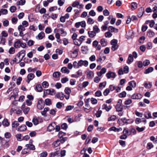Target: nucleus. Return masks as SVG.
<instances>
[{
	"label": "nucleus",
	"instance_id": "obj_1",
	"mask_svg": "<svg viewBox=\"0 0 157 157\" xmlns=\"http://www.w3.org/2000/svg\"><path fill=\"white\" fill-rule=\"evenodd\" d=\"M25 54V51L22 50L19 52L16 56L15 58L13 60V63H18L22 60Z\"/></svg>",
	"mask_w": 157,
	"mask_h": 157
},
{
	"label": "nucleus",
	"instance_id": "obj_2",
	"mask_svg": "<svg viewBox=\"0 0 157 157\" xmlns=\"http://www.w3.org/2000/svg\"><path fill=\"white\" fill-rule=\"evenodd\" d=\"M13 46L16 48H19L20 47L25 48L26 47V44L25 43H23L19 40H17L13 44Z\"/></svg>",
	"mask_w": 157,
	"mask_h": 157
},
{
	"label": "nucleus",
	"instance_id": "obj_3",
	"mask_svg": "<svg viewBox=\"0 0 157 157\" xmlns=\"http://www.w3.org/2000/svg\"><path fill=\"white\" fill-rule=\"evenodd\" d=\"M111 44L112 45L111 47V49L115 51L116 50L118 47V45L117 44V40L116 39H113L111 40Z\"/></svg>",
	"mask_w": 157,
	"mask_h": 157
},
{
	"label": "nucleus",
	"instance_id": "obj_4",
	"mask_svg": "<svg viewBox=\"0 0 157 157\" xmlns=\"http://www.w3.org/2000/svg\"><path fill=\"white\" fill-rule=\"evenodd\" d=\"M86 77L88 79H92L94 76V74L93 71L88 70L86 71Z\"/></svg>",
	"mask_w": 157,
	"mask_h": 157
},
{
	"label": "nucleus",
	"instance_id": "obj_5",
	"mask_svg": "<svg viewBox=\"0 0 157 157\" xmlns=\"http://www.w3.org/2000/svg\"><path fill=\"white\" fill-rule=\"evenodd\" d=\"M122 100H119L117 103L116 106V109L117 111H122L123 109V107L121 106Z\"/></svg>",
	"mask_w": 157,
	"mask_h": 157
},
{
	"label": "nucleus",
	"instance_id": "obj_6",
	"mask_svg": "<svg viewBox=\"0 0 157 157\" xmlns=\"http://www.w3.org/2000/svg\"><path fill=\"white\" fill-rule=\"evenodd\" d=\"M60 148H57L56 149V151L54 152H52L49 154L50 157H55L58 156L60 152Z\"/></svg>",
	"mask_w": 157,
	"mask_h": 157
},
{
	"label": "nucleus",
	"instance_id": "obj_7",
	"mask_svg": "<svg viewBox=\"0 0 157 157\" xmlns=\"http://www.w3.org/2000/svg\"><path fill=\"white\" fill-rule=\"evenodd\" d=\"M78 47L77 46H74L73 47V51L72 52V54L73 55L71 56L72 58H75L78 56Z\"/></svg>",
	"mask_w": 157,
	"mask_h": 157
},
{
	"label": "nucleus",
	"instance_id": "obj_8",
	"mask_svg": "<svg viewBox=\"0 0 157 157\" xmlns=\"http://www.w3.org/2000/svg\"><path fill=\"white\" fill-rule=\"evenodd\" d=\"M44 106V103L43 100L42 99H40L38 102L37 105V108L40 110H41L43 108Z\"/></svg>",
	"mask_w": 157,
	"mask_h": 157
},
{
	"label": "nucleus",
	"instance_id": "obj_9",
	"mask_svg": "<svg viewBox=\"0 0 157 157\" xmlns=\"http://www.w3.org/2000/svg\"><path fill=\"white\" fill-rule=\"evenodd\" d=\"M56 126V124L55 122L50 123L47 127V130L49 132H51L53 131Z\"/></svg>",
	"mask_w": 157,
	"mask_h": 157
},
{
	"label": "nucleus",
	"instance_id": "obj_10",
	"mask_svg": "<svg viewBox=\"0 0 157 157\" xmlns=\"http://www.w3.org/2000/svg\"><path fill=\"white\" fill-rule=\"evenodd\" d=\"M72 6L74 7H77L78 9H82L83 8V5L82 4H80L79 2L76 1L73 2Z\"/></svg>",
	"mask_w": 157,
	"mask_h": 157
},
{
	"label": "nucleus",
	"instance_id": "obj_11",
	"mask_svg": "<svg viewBox=\"0 0 157 157\" xmlns=\"http://www.w3.org/2000/svg\"><path fill=\"white\" fill-rule=\"evenodd\" d=\"M106 76L109 79L110 78H115L116 75L115 73L111 71H109L106 74Z\"/></svg>",
	"mask_w": 157,
	"mask_h": 157
},
{
	"label": "nucleus",
	"instance_id": "obj_12",
	"mask_svg": "<svg viewBox=\"0 0 157 157\" xmlns=\"http://www.w3.org/2000/svg\"><path fill=\"white\" fill-rule=\"evenodd\" d=\"M55 93V90L53 89H47L44 92V95L46 94L53 95Z\"/></svg>",
	"mask_w": 157,
	"mask_h": 157
},
{
	"label": "nucleus",
	"instance_id": "obj_13",
	"mask_svg": "<svg viewBox=\"0 0 157 157\" xmlns=\"http://www.w3.org/2000/svg\"><path fill=\"white\" fill-rule=\"evenodd\" d=\"M142 95L140 93H135L131 96V98L133 99H139L142 98Z\"/></svg>",
	"mask_w": 157,
	"mask_h": 157
},
{
	"label": "nucleus",
	"instance_id": "obj_14",
	"mask_svg": "<svg viewBox=\"0 0 157 157\" xmlns=\"http://www.w3.org/2000/svg\"><path fill=\"white\" fill-rule=\"evenodd\" d=\"M35 75L34 74L30 73L27 76V79L26 81L28 83H29L30 81L32 80L34 78Z\"/></svg>",
	"mask_w": 157,
	"mask_h": 157
},
{
	"label": "nucleus",
	"instance_id": "obj_15",
	"mask_svg": "<svg viewBox=\"0 0 157 157\" xmlns=\"http://www.w3.org/2000/svg\"><path fill=\"white\" fill-rule=\"evenodd\" d=\"M79 65L80 66V67H81L82 66L86 67L88 66V62L87 60H80L79 61Z\"/></svg>",
	"mask_w": 157,
	"mask_h": 157
},
{
	"label": "nucleus",
	"instance_id": "obj_16",
	"mask_svg": "<svg viewBox=\"0 0 157 157\" xmlns=\"http://www.w3.org/2000/svg\"><path fill=\"white\" fill-rule=\"evenodd\" d=\"M106 71V69L105 68H103L101 71L97 72V74L99 77H101L102 75L105 73Z\"/></svg>",
	"mask_w": 157,
	"mask_h": 157
},
{
	"label": "nucleus",
	"instance_id": "obj_17",
	"mask_svg": "<svg viewBox=\"0 0 157 157\" xmlns=\"http://www.w3.org/2000/svg\"><path fill=\"white\" fill-rule=\"evenodd\" d=\"M55 97L60 100H63L64 98V94L62 93H57L56 94Z\"/></svg>",
	"mask_w": 157,
	"mask_h": 157
},
{
	"label": "nucleus",
	"instance_id": "obj_18",
	"mask_svg": "<svg viewBox=\"0 0 157 157\" xmlns=\"http://www.w3.org/2000/svg\"><path fill=\"white\" fill-rule=\"evenodd\" d=\"M112 108V106L110 105L108 106L106 104H104L102 106V109H105L107 111H109Z\"/></svg>",
	"mask_w": 157,
	"mask_h": 157
},
{
	"label": "nucleus",
	"instance_id": "obj_19",
	"mask_svg": "<svg viewBox=\"0 0 157 157\" xmlns=\"http://www.w3.org/2000/svg\"><path fill=\"white\" fill-rule=\"evenodd\" d=\"M133 61V58L132 55L131 54H130L128 56V59L127 60V63L128 64H130Z\"/></svg>",
	"mask_w": 157,
	"mask_h": 157
},
{
	"label": "nucleus",
	"instance_id": "obj_20",
	"mask_svg": "<svg viewBox=\"0 0 157 157\" xmlns=\"http://www.w3.org/2000/svg\"><path fill=\"white\" fill-rule=\"evenodd\" d=\"M144 12V9L143 8L141 7L139 10V12L138 14V17H141L143 15Z\"/></svg>",
	"mask_w": 157,
	"mask_h": 157
},
{
	"label": "nucleus",
	"instance_id": "obj_21",
	"mask_svg": "<svg viewBox=\"0 0 157 157\" xmlns=\"http://www.w3.org/2000/svg\"><path fill=\"white\" fill-rule=\"evenodd\" d=\"M57 32H59L62 36H65L67 35V32L63 29H57Z\"/></svg>",
	"mask_w": 157,
	"mask_h": 157
},
{
	"label": "nucleus",
	"instance_id": "obj_22",
	"mask_svg": "<svg viewBox=\"0 0 157 157\" xmlns=\"http://www.w3.org/2000/svg\"><path fill=\"white\" fill-rule=\"evenodd\" d=\"M109 130L110 131H113L115 132H118L120 131H121L122 130V129L121 128H117L115 127H112L110 128H109Z\"/></svg>",
	"mask_w": 157,
	"mask_h": 157
},
{
	"label": "nucleus",
	"instance_id": "obj_23",
	"mask_svg": "<svg viewBox=\"0 0 157 157\" xmlns=\"http://www.w3.org/2000/svg\"><path fill=\"white\" fill-rule=\"evenodd\" d=\"M45 36V34L44 32H41L40 33L38 36H36V38H38L39 40L42 39Z\"/></svg>",
	"mask_w": 157,
	"mask_h": 157
},
{
	"label": "nucleus",
	"instance_id": "obj_24",
	"mask_svg": "<svg viewBox=\"0 0 157 157\" xmlns=\"http://www.w3.org/2000/svg\"><path fill=\"white\" fill-rule=\"evenodd\" d=\"M147 36L149 37H152L155 35V33L152 31L151 30H149L147 31Z\"/></svg>",
	"mask_w": 157,
	"mask_h": 157
},
{
	"label": "nucleus",
	"instance_id": "obj_25",
	"mask_svg": "<svg viewBox=\"0 0 157 157\" xmlns=\"http://www.w3.org/2000/svg\"><path fill=\"white\" fill-rule=\"evenodd\" d=\"M26 126L25 125H22L21 126L19 127L17 130L18 131H23L26 130Z\"/></svg>",
	"mask_w": 157,
	"mask_h": 157
},
{
	"label": "nucleus",
	"instance_id": "obj_26",
	"mask_svg": "<svg viewBox=\"0 0 157 157\" xmlns=\"http://www.w3.org/2000/svg\"><path fill=\"white\" fill-rule=\"evenodd\" d=\"M25 146L28 149H29L30 150H34L35 149V146L33 144H27Z\"/></svg>",
	"mask_w": 157,
	"mask_h": 157
},
{
	"label": "nucleus",
	"instance_id": "obj_27",
	"mask_svg": "<svg viewBox=\"0 0 157 157\" xmlns=\"http://www.w3.org/2000/svg\"><path fill=\"white\" fill-rule=\"evenodd\" d=\"M108 30L109 31L111 32H117L118 31V29H117L112 26H109L108 28Z\"/></svg>",
	"mask_w": 157,
	"mask_h": 157
},
{
	"label": "nucleus",
	"instance_id": "obj_28",
	"mask_svg": "<svg viewBox=\"0 0 157 157\" xmlns=\"http://www.w3.org/2000/svg\"><path fill=\"white\" fill-rule=\"evenodd\" d=\"M100 42L103 47L107 45V41L105 39L103 38L101 39Z\"/></svg>",
	"mask_w": 157,
	"mask_h": 157
},
{
	"label": "nucleus",
	"instance_id": "obj_29",
	"mask_svg": "<svg viewBox=\"0 0 157 157\" xmlns=\"http://www.w3.org/2000/svg\"><path fill=\"white\" fill-rule=\"evenodd\" d=\"M153 68L152 67H150L145 70L144 72L145 74H148L152 72L153 70Z\"/></svg>",
	"mask_w": 157,
	"mask_h": 157
},
{
	"label": "nucleus",
	"instance_id": "obj_30",
	"mask_svg": "<svg viewBox=\"0 0 157 157\" xmlns=\"http://www.w3.org/2000/svg\"><path fill=\"white\" fill-rule=\"evenodd\" d=\"M88 33L89 37L90 38H93L96 35L95 33L93 31H88Z\"/></svg>",
	"mask_w": 157,
	"mask_h": 157
},
{
	"label": "nucleus",
	"instance_id": "obj_31",
	"mask_svg": "<svg viewBox=\"0 0 157 157\" xmlns=\"http://www.w3.org/2000/svg\"><path fill=\"white\" fill-rule=\"evenodd\" d=\"M2 124L5 127H7L9 125L10 123L8 122L7 119H5L2 122Z\"/></svg>",
	"mask_w": 157,
	"mask_h": 157
},
{
	"label": "nucleus",
	"instance_id": "obj_32",
	"mask_svg": "<svg viewBox=\"0 0 157 157\" xmlns=\"http://www.w3.org/2000/svg\"><path fill=\"white\" fill-rule=\"evenodd\" d=\"M61 71L63 73H69L70 71L66 67H63L61 69Z\"/></svg>",
	"mask_w": 157,
	"mask_h": 157
},
{
	"label": "nucleus",
	"instance_id": "obj_33",
	"mask_svg": "<svg viewBox=\"0 0 157 157\" xmlns=\"http://www.w3.org/2000/svg\"><path fill=\"white\" fill-rule=\"evenodd\" d=\"M93 32H94L95 33H98L99 32L100 30L98 27L97 25H94L93 27Z\"/></svg>",
	"mask_w": 157,
	"mask_h": 157
},
{
	"label": "nucleus",
	"instance_id": "obj_34",
	"mask_svg": "<svg viewBox=\"0 0 157 157\" xmlns=\"http://www.w3.org/2000/svg\"><path fill=\"white\" fill-rule=\"evenodd\" d=\"M144 116L147 119L150 118L152 117L151 113L149 112H145L144 113Z\"/></svg>",
	"mask_w": 157,
	"mask_h": 157
},
{
	"label": "nucleus",
	"instance_id": "obj_35",
	"mask_svg": "<svg viewBox=\"0 0 157 157\" xmlns=\"http://www.w3.org/2000/svg\"><path fill=\"white\" fill-rule=\"evenodd\" d=\"M36 90L39 92L42 91L43 89L40 84H37L36 86Z\"/></svg>",
	"mask_w": 157,
	"mask_h": 157
},
{
	"label": "nucleus",
	"instance_id": "obj_36",
	"mask_svg": "<svg viewBox=\"0 0 157 157\" xmlns=\"http://www.w3.org/2000/svg\"><path fill=\"white\" fill-rule=\"evenodd\" d=\"M49 110V108L48 107L45 108L44 109V110L42 111L41 113V114L42 115L44 116H46V113L47 111H48Z\"/></svg>",
	"mask_w": 157,
	"mask_h": 157
},
{
	"label": "nucleus",
	"instance_id": "obj_37",
	"mask_svg": "<svg viewBox=\"0 0 157 157\" xmlns=\"http://www.w3.org/2000/svg\"><path fill=\"white\" fill-rule=\"evenodd\" d=\"M121 120L124 123L127 124L130 123L128 122V121H130L131 122H133L132 121L131 119H126L125 118H122Z\"/></svg>",
	"mask_w": 157,
	"mask_h": 157
},
{
	"label": "nucleus",
	"instance_id": "obj_38",
	"mask_svg": "<svg viewBox=\"0 0 157 157\" xmlns=\"http://www.w3.org/2000/svg\"><path fill=\"white\" fill-rule=\"evenodd\" d=\"M137 4L135 2H132L131 4V9L132 10L136 9L137 7Z\"/></svg>",
	"mask_w": 157,
	"mask_h": 157
},
{
	"label": "nucleus",
	"instance_id": "obj_39",
	"mask_svg": "<svg viewBox=\"0 0 157 157\" xmlns=\"http://www.w3.org/2000/svg\"><path fill=\"white\" fill-rule=\"evenodd\" d=\"M128 84L130 86L134 88L136 85V83L134 81H132L128 83Z\"/></svg>",
	"mask_w": 157,
	"mask_h": 157
},
{
	"label": "nucleus",
	"instance_id": "obj_40",
	"mask_svg": "<svg viewBox=\"0 0 157 157\" xmlns=\"http://www.w3.org/2000/svg\"><path fill=\"white\" fill-rule=\"evenodd\" d=\"M74 106L73 105H68L67 106L66 109L65 110V111H67L71 110L72 109H74Z\"/></svg>",
	"mask_w": 157,
	"mask_h": 157
},
{
	"label": "nucleus",
	"instance_id": "obj_41",
	"mask_svg": "<svg viewBox=\"0 0 157 157\" xmlns=\"http://www.w3.org/2000/svg\"><path fill=\"white\" fill-rule=\"evenodd\" d=\"M73 65L75 68H78L80 67L79 65V61L77 63L76 61H75L73 62Z\"/></svg>",
	"mask_w": 157,
	"mask_h": 157
},
{
	"label": "nucleus",
	"instance_id": "obj_42",
	"mask_svg": "<svg viewBox=\"0 0 157 157\" xmlns=\"http://www.w3.org/2000/svg\"><path fill=\"white\" fill-rule=\"evenodd\" d=\"M19 124L18 123L17 121H15L13 122L12 124V126L13 128H15L17 127Z\"/></svg>",
	"mask_w": 157,
	"mask_h": 157
},
{
	"label": "nucleus",
	"instance_id": "obj_43",
	"mask_svg": "<svg viewBox=\"0 0 157 157\" xmlns=\"http://www.w3.org/2000/svg\"><path fill=\"white\" fill-rule=\"evenodd\" d=\"M60 144V142L58 139L54 142L53 143V145L56 147H58Z\"/></svg>",
	"mask_w": 157,
	"mask_h": 157
},
{
	"label": "nucleus",
	"instance_id": "obj_44",
	"mask_svg": "<svg viewBox=\"0 0 157 157\" xmlns=\"http://www.w3.org/2000/svg\"><path fill=\"white\" fill-rule=\"evenodd\" d=\"M96 61L98 62H99L100 63H102L104 61L103 60L101 56V54H100L98 58V59H97Z\"/></svg>",
	"mask_w": 157,
	"mask_h": 157
},
{
	"label": "nucleus",
	"instance_id": "obj_45",
	"mask_svg": "<svg viewBox=\"0 0 157 157\" xmlns=\"http://www.w3.org/2000/svg\"><path fill=\"white\" fill-rule=\"evenodd\" d=\"M0 11L2 15H6L8 13V10L6 9H1Z\"/></svg>",
	"mask_w": 157,
	"mask_h": 157
},
{
	"label": "nucleus",
	"instance_id": "obj_46",
	"mask_svg": "<svg viewBox=\"0 0 157 157\" xmlns=\"http://www.w3.org/2000/svg\"><path fill=\"white\" fill-rule=\"evenodd\" d=\"M60 74H61L59 72L56 71L54 72L53 73V77L57 78L59 76Z\"/></svg>",
	"mask_w": 157,
	"mask_h": 157
},
{
	"label": "nucleus",
	"instance_id": "obj_47",
	"mask_svg": "<svg viewBox=\"0 0 157 157\" xmlns=\"http://www.w3.org/2000/svg\"><path fill=\"white\" fill-rule=\"evenodd\" d=\"M116 119V117L114 115L111 116L110 117H109L108 119V121H114Z\"/></svg>",
	"mask_w": 157,
	"mask_h": 157
},
{
	"label": "nucleus",
	"instance_id": "obj_48",
	"mask_svg": "<svg viewBox=\"0 0 157 157\" xmlns=\"http://www.w3.org/2000/svg\"><path fill=\"white\" fill-rule=\"evenodd\" d=\"M60 141V144H63L64 142L67 140V138L66 137H61L59 138V139H58Z\"/></svg>",
	"mask_w": 157,
	"mask_h": 157
},
{
	"label": "nucleus",
	"instance_id": "obj_49",
	"mask_svg": "<svg viewBox=\"0 0 157 157\" xmlns=\"http://www.w3.org/2000/svg\"><path fill=\"white\" fill-rule=\"evenodd\" d=\"M8 52L9 53L11 54H14L15 52V48L13 47H11L9 49Z\"/></svg>",
	"mask_w": 157,
	"mask_h": 157
},
{
	"label": "nucleus",
	"instance_id": "obj_50",
	"mask_svg": "<svg viewBox=\"0 0 157 157\" xmlns=\"http://www.w3.org/2000/svg\"><path fill=\"white\" fill-rule=\"evenodd\" d=\"M42 86L44 88H47L48 87L49 84L46 81H44L42 83Z\"/></svg>",
	"mask_w": 157,
	"mask_h": 157
},
{
	"label": "nucleus",
	"instance_id": "obj_51",
	"mask_svg": "<svg viewBox=\"0 0 157 157\" xmlns=\"http://www.w3.org/2000/svg\"><path fill=\"white\" fill-rule=\"evenodd\" d=\"M102 111L101 110H98L97 113H95V115L96 116V117H100L101 114H102Z\"/></svg>",
	"mask_w": 157,
	"mask_h": 157
},
{
	"label": "nucleus",
	"instance_id": "obj_52",
	"mask_svg": "<svg viewBox=\"0 0 157 157\" xmlns=\"http://www.w3.org/2000/svg\"><path fill=\"white\" fill-rule=\"evenodd\" d=\"M150 63V61L148 59L145 60L143 63V65L145 67L148 66Z\"/></svg>",
	"mask_w": 157,
	"mask_h": 157
},
{
	"label": "nucleus",
	"instance_id": "obj_53",
	"mask_svg": "<svg viewBox=\"0 0 157 157\" xmlns=\"http://www.w3.org/2000/svg\"><path fill=\"white\" fill-rule=\"evenodd\" d=\"M65 92L67 94H70L71 92L70 89L68 87H66L65 89Z\"/></svg>",
	"mask_w": 157,
	"mask_h": 157
},
{
	"label": "nucleus",
	"instance_id": "obj_54",
	"mask_svg": "<svg viewBox=\"0 0 157 157\" xmlns=\"http://www.w3.org/2000/svg\"><path fill=\"white\" fill-rule=\"evenodd\" d=\"M18 29L19 31H23L25 30V29L24 27H23L21 25H20L18 26Z\"/></svg>",
	"mask_w": 157,
	"mask_h": 157
},
{
	"label": "nucleus",
	"instance_id": "obj_55",
	"mask_svg": "<svg viewBox=\"0 0 157 157\" xmlns=\"http://www.w3.org/2000/svg\"><path fill=\"white\" fill-rule=\"evenodd\" d=\"M90 101L92 104L94 105L97 104L98 102L97 100L96 99L93 98H91Z\"/></svg>",
	"mask_w": 157,
	"mask_h": 157
},
{
	"label": "nucleus",
	"instance_id": "obj_56",
	"mask_svg": "<svg viewBox=\"0 0 157 157\" xmlns=\"http://www.w3.org/2000/svg\"><path fill=\"white\" fill-rule=\"evenodd\" d=\"M85 36H82L80 37L78 39H77L80 42V44H81L82 41L85 40Z\"/></svg>",
	"mask_w": 157,
	"mask_h": 157
},
{
	"label": "nucleus",
	"instance_id": "obj_57",
	"mask_svg": "<svg viewBox=\"0 0 157 157\" xmlns=\"http://www.w3.org/2000/svg\"><path fill=\"white\" fill-rule=\"evenodd\" d=\"M17 9L16 7L15 6H11L10 8V11L12 13H13L15 12Z\"/></svg>",
	"mask_w": 157,
	"mask_h": 157
},
{
	"label": "nucleus",
	"instance_id": "obj_58",
	"mask_svg": "<svg viewBox=\"0 0 157 157\" xmlns=\"http://www.w3.org/2000/svg\"><path fill=\"white\" fill-rule=\"evenodd\" d=\"M45 102L46 105H50L51 104V100L48 98L46 99L45 100Z\"/></svg>",
	"mask_w": 157,
	"mask_h": 157
},
{
	"label": "nucleus",
	"instance_id": "obj_59",
	"mask_svg": "<svg viewBox=\"0 0 157 157\" xmlns=\"http://www.w3.org/2000/svg\"><path fill=\"white\" fill-rule=\"evenodd\" d=\"M87 23L88 24H93L94 23V20L90 18H89L88 19Z\"/></svg>",
	"mask_w": 157,
	"mask_h": 157
},
{
	"label": "nucleus",
	"instance_id": "obj_60",
	"mask_svg": "<svg viewBox=\"0 0 157 157\" xmlns=\"http://www.w3.org/2000/svg\"><path fill=\"white\" fill-rule=\"evenodd\" d=\"M145 128V127H143L141 128H140L138 127H137L136 128V130L139 132H141L144 130Z\"/></svg>",
	"mask_w": 157,
	"mask_h": 157
},
{
	"label": "nucleus",
	"instance_id": "obj_61",
	"mask_svg": "<svg viewBox=\"0 0 157 157\" xmlns=\"http://www.w3.org/2000/svg\"><path fill=\"white\" fill-rule=\"evenodd\" d=\"M17 3H18V4H17V5H23L25 4V0H20Z\"/></svg>",
	"mask_w": 157,
	"mask_h": 157
},
{
	"label": "nucleus",
	"instance_id": "obj_62",
	"mask_svg": "<svg viewBox=\"0 0 157 157\" xmlns=\"http://www.w3.org/2000/svg\"><path fill=\"white\" fill-rule=\"evenodd\" d=\"M68 78L67 77H65L62 78L61 80V82L62 83H64L68 81Z\"/></svg>",
	"mask_w": 157,
	"mask_h": 157
},
{
	"label": "nucleus",
	"instance_id": "obj_63",
	"mask_svg": "<svg viewBox=\"0 0 157 157\" xmlns=\"http://www.w3.org/2000/svg\"><path fill=\"white\" fill-rule=\"evenodd\" d=\"M101 92L100 90L97 91L95 93V95L96 97H99L101 96Z\"/></svg>",
	"mask_w": 157,
	"mask_h": 157
},
{
	"label": "nucleus",
	"instance_id": "obj_64",
	"mask_svg": "<svg viewBox=\"0 0 157 157\" xmlns=\"http://www.w3.org/2000/svg\"><path fill=\"white\" fill-rule=\"evenodd\" d=\"M47 153L44 151L40 154V157H46L47 155Z\"/></svg>",
	"mask_w": 157,
	"mask_h": 157
}]
</instances>
